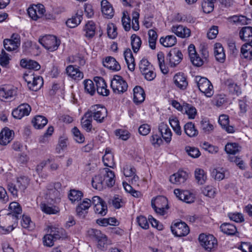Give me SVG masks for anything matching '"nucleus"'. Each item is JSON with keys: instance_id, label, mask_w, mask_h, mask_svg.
Returning <instances> with one entry per match:
<instances>
[{"instance_id": "393cba45", "label": "nucleus", "mask_w": 252, "mask_h": 252, "mask_svg": "<svg viewBox=\"0 0 252 252\" xmlns=\"http://www.w3.org/2000/svg\"><path fill=\"white\" fill-rule=\"evenodd\" d=\"M228 116L225 115H221L219 117V123L221 127L225 129L228 133H233L234 129L233 126L229 125Z\"/></svg>"}, {"instance_id": "69168bd1", "label": "nucleus", "mask_w": 252, "mask_h": 252, "mask_svg": "<svg viewBox=\"0 0 252 252\" xmlns=\"http://www.w3.org/2000/svg\"><path fill=\"white\" fill-rule=\"evenodd\" d=\"M9 209L11 212L21 215L22 213V208L19 204L16 202H13L9 204Z\"/></svg>"}, {"instance_id": "1a4fd4ad", "label": "nucleus", "mask_w": 252, "mask_h": 252, "mask_svg": "<svg viewBox=\"0 0 252 252\" xmlns=\"http://www.w3.org/2000/svg\"><path fill=\"white\" fill-rule=\"evenodd\" d=\"M100 173L103 176V180L105 184V187H112L114 186L115 183V175L113 171L108 168H105Z\"/></svg>"}, {"instance_id": "9d476101", "label": "nucleus", "mask_w": 252, "mask_h": 252, "mask_svg": "<svg viewBox=\"0 0 252 252\" xmlns=\"http://www.w3.org/2000/svg\"><path fill=\"white\" fill-rule=\"evenodd\" d=\"M183 59V54L179 50L174 49L170 51L167 56L171 67H175Z\"/></svg>"}, {"instance_id": "f3484780", "label": "nucleus", "mask_w": 252, "mask_h": 252, "mask_svg": "<svg viewBox=\"0 0 252 252\" xmlns=\"http://www.w3.org/2000/svg\"><path fill=\"white\" fill-rule=\"evenodd\" d=\"M172 31L178 36L182 38L188 37L190 35V30L181 25L173 26Z\"/></svg>"}, {"instance_id": "c9c22d12", "label": "nucleus", "mask_w": 252, "mask_h": 252, "mask_svg": "<svg viewBox=\"0 0 252 252\" xmlns=\"http://www.w3.org/2000/svg\"><path fill=\"white\" fill-rule=\"evenodd\" d=\"M241 147L236 143H228L225 146V151L230 155H234L241 151Z\"/></svg>"}, {"instance_id": "3c124183", "label": "nucleus", "mask_w": 252, "mask_h": 252, "mask_svg": "<svg viewBox=\"0 0 252 252\" xmlns=\"http://www.w3.org/2000/svg\"><path fill=\"white\" fill-rule=\"evenodd\" d=\"M211 176L216 180L221 181L224 178V170L222 168H214L211 171Z\"/></svg>"}, {"instance_id": "cd10ccee", "label": "nucleus", "mask_w": 252, "mask_h": 252, "mask_svg": "<svg viewBox=\"0 0 252 252\" xmlns=\"http://www.w3.org/2000/svg\"><path fill=\"white\" fill-rule=\"evenodd\" d=\"M152 208H162V207H168V200L163 196H158L151 201Z\"/></svg>"}, {"instance_id": "680f3d73", "label": "nucleus", "mask_w": 252, "mask_h": 252, "mask_svg": "<svg viewBox=\"0 0 252 252\" xmlns=\"http://www.w3.org/2000/svg\"><path fill=\"white\" fill-rule=\"evenodd\" d=\"M107 34L109 38L114 39L117 35V27L113 24H111L107 26Z\"/></svg>"}, {"instance_id": "2f4dec72", "label": "nucleus", "mask_w": 252, "mask_h": 252, "mask_svg": "<svg viewBox=\"0 0 252 252\" xmlns=\"http://www.w3.org/2000/svg\"><path fill=\"white\" fill-rule=\"evenodd\" d=\"M102 160L105 166L109 167H112L114 166V157L109 149L106 148Z\"/></svg>"}, {"instance_id": "4468645a", "label": "nucleus", "mask_w": 252, "mask_h": 252, "mask_svg": "<svg viewBox=\"0 0 252 252\" xmlns=\"http://www.w3.org/2000/svg\"><path fill=\"white\" fill-rule=\"evenodd\" d=\"M14 132L7 127L4 128L0 132V144L6 145L13 138Z\"/></svg>"}, {"instance_id": "c85d7f7f", "label": "nucleus", "mask_w": 252, "mask_h": 252, "mask_svg": "<svg viewBox=\"0 0 252 252\" xmlns=\"http://www.w3.org/2000/svg\"><path fill=\"white\" fill-rule=\"evenodd\" d=\"M92 185L93 187L97 190H101L105 188V183L103 182V176L101 173L95 175L92 178Z\"/></svg>"}, {"instance_id": "a211bd4d", "label": "nucleus", "mask_w": 252, "mask_h": 252, "mask_svg": "<svg viewBox=\"0 0 252 252\" xmlns=\"http://www.w3.org/2000/svg\"><path fill=\"white\" fill-rule=\"evenodd\" d=\"M187 178V173L182 171L171 175L170 177V181L173 184L181 185L185 183Z\"/></svg>"}, {"instance_id": "bb28decb", "label": "nucleus", "mask_w": 252, "mask_h": 252, "mask_svg": "<svg viewBox=\"0 0 252 252\" xmlns=\"http://www.w3.org/2000/svg\"><path fill=\"white\" fill-rule=\"evenodd\" d=\"M220 230L225 234L234 235L238 233L235 226L229 223H224L220 226Z\"/></svg>"}, {"instance_id": "9b49d317", "label": "nucleus", "mask_w": 252, "mask_h": 252, "mask_svg": "<svg viewBox=\"0 0 252 252\" xmlns=\"http://www.w3.org/2000/svg\"><path fill=\"white\" fill-rule=\"evenodd\" d=\"M201 246L208 251H211L218 245L216 237H198Z\"/></svg>"}, {"instance_id": "a18cd8bd", "label": "nucleus", "mask_w": 252, "mask_h": 252, "mask_svg": "<svg viewBox=\"0 0 252 252\" xmlns=\"http://www.w3.org/2000/svg\"><path fill=\"white\" fill-rule=\"evenodd\" d=\"M169 122L176 134L178 135H181L182 134V130L178 119L176 117L170 118Z\"/></svg>"}, {"instance_id": "423d86ee", "label": "nucleus", "mask_w": 252, "mask_h": 252, "mask_svg": "<svg viewBox=\"0 0 252 252\" xmlns=\"http://www.w3.org/2000/svg\"><path fill=\"white\" fill-rule=\"evenodd\" d=\"M45 12L44 6L41 4L32 5L28 9L29 16L33 20L41 18Z\"/></svg>"}, {"instance_id": "5fc2aeb1", "label": "nucleus", "mask_w": 252, "mask_h": 252, "mask_svg": "<svg viewBox=\"0 0 252 252\" xmlns=\"http://www.w3.org/2000/svg\"><path fill=\"white\" fill-rule=\"evenodd\" d=\"M40 207L41 210L47 214H56L59 212L58 208L50 207L45 203H41Z\"/></svg>"}, {"instance_id": "4d7b16f0", "label": "nucleus", "mask_w": 252, "mask_h": 252, "mask_svg": "<svg viewBox=\"0 0 252 252\" xmlns=\"http://www.w3.org/2000/svg\"><path fill=\"white\" fill-rule=\"evenodd\" d=\"M92 118H89L85 116L84 114L83 117L81 119L82 126L87 131H90L92 128Z\"/></svg>"}, {"instance_id": "b1692460", "label": "nucleus", "mask_w": 252, "mask_h": 252, "mask_svg": "<svg viewBox=\"0 0 252 252\" xmlns=\"http://www.w3.org/2000/svg\"><path fill=\"white\" fill-rule=\"evenodd\" d=\"M214 55L216 60L220 62L223 63L225 60V54L223 48L220 43H216L214 47Z\"/></svg>"}, {"instance_id": "13d9d810", "label": "nucleus", "mask_w": 252, "mask_h": 252, "mask_svg": "<svg viewBox=\"0 0 252 252\" xmlns=\"http://www.w3.org/2000/svg\"><path fill=\"white\" fill-rule=\"evenodd\" d=\"M4 48L7 51H13L16 50L19 46L16 44L13 41L9 39H5L3 41Z\"/></svg>"}, {"instance_id": "ddd939ff", "label": "nucleus", "mask_w": 252, "mask_h": 252, "mask_svg": "<svg viewBox=\"0 0 252 252\" xmlns=\"http://www.w3.org/2000/svg\"><path fill=\"white\" fill-rule=\"evenodd\" d=\"M65 71L68 76L76 80H80L84 77L83 73L79 70L78 67L73 65L67 66Z\"/></svg>"}, {"instance_id": "4c0bfd02", "label": "nucleus", "mask_w": 252, "mask_h": 252, "mask_svg": "<svg viewBox=\"0 0 252 252\" xmlns=\"http://www.w3.org/2000/svg\"><path fill=\"white\" fill-rule=\"evenodd\" d=\"M184 128L185 133L189 137H193L198 134V131L192 122L187 123Z\"/></svg>"}, {"instance_id": "49530a36", "label": "nucleus", "mask_w": 252, "mask_h": 252, "mask_svg": "<svg viewBox=\"0 0 252 252\" xmlns=\"http://www.w3.org/2000/svg\"><path fill=\"white\" fill-rule=\"evenodd\" d=\"M182 111H184L188 115L189 118L190 119H194L197 114L195 108L189 104H187L183 106Z\"/></svg>"}, {"instance_id": "338daca9", "label": "nucleus", "mask_w": 252, "mask_h": 252, "mask_svg": "<svg viewBox=\"0 0 252 252\" xmlns=\"http://www.w3.org/2000/svg\"><path fill=\"white\" fill-rule=\"evenodd\" d=\"M115 134L123 140H126L129 138V133L128 131L124 129H117Z\"/></svg>"}, {"instance_id": "39448f33", "label": "nucleus", "mask_w": 252, "mask_h": 252, "mask_svg": "<svg viewBox=\"0 0 252 252\" xmlns=\"http://www.w3.org/2000/svg\"><path fill=\"white\" fill-rule=\"evenodd\" d=\"M171 230L175 236H186L189 232V228L184 222L180 221L173 223Z\"/></svg>"}, {"instance_id": "f8f14e48", "label": "nucleus", "mask_w": 252, "mask_h": 252, "mask_svg": "<svg viewBox=\"0 0 252 252\" xmlns=\"http://www.w3.org/2000/svg\"><path fill=\"white\" fill-rule=\"evenodd\" d=\"M28 79H25L27 82L29 89L32 91H36L39 90L43 84V80L41 77L28 76Z\"/></svg>"}, {"instance_id": "dca6fc26", "label": "nucleus", "mask_w": 252, "mask_h": 252, "mask_svg": "<svg viewBox=\"0 0 252 252\" xmlns=\"http://www.w3.org/2000/svg\"><path fill=\"white\" fill-rule=\"evenodd\" d=\"M239 36L243 41L246 42V43L251 44L252 43V27H243L239 32Z\"/></svg>"}, {"instance_id": "37998d69", "label": "nucleus", "mask_w": 252, "mask_h": 252, "mask_svg": "<svg viewBox=\"0 0 252 252\" xmlns=\"http://www.w3.org/2000/svg\"><path fill=\"white\" fill-rule=\"evenodd\" d=\"M83 196V193L80 190L71 189L68 194V198L72 203L81 200Z\"/></svg>"}, {"instance_id": "79ce46f5", "label": "nucleus", "mask_w": 252, "mask_h": 252, "mask_svg": "<svg viewBox=\"0 0 252 252\" xmlns=\"http://www.w3.org/2000/svg\"><path fill=\"white\" fill-rule=\"evenodd\" d=\"M29 183L28 178L26 176H22L17 178L16 184L18 186V190H21V193L27 188Z\"/></svg>"}, {"instance_id": "e433bc0d", "label": "nucleus", "mask_w": 252, "mask_h": 252, "mask_svg": "<svg viewBox=\"0 0 252 252\" xmlns=\"http://www.w3.org/2000/svg\"><path fill=\"white\" fill-rule=\"evenodd\" d=\"M94 241L96 244L97 247L101 250L107 249V246L110 244V242L107 237H94Z\"/></svg>"}, {"instance_id": "8fccbe9b", "label": "nucleus", "mask_w": 252, "mask_h": 252, "mask_svg": "<svg viewBox=\"0 0 252 252\" xmlns=\"http://www.w3.org/2000/svg\"><path fill=\"white\" fill-rule=\"evenodd\" d=\"M149 43L150 47L152 49L156 48V41L158 38V34L154 30H150L148 32Z\"/></svg>"}, {"instance_id": "473e14b6", "label": "nucleus", "mask_w": 252, "mask_h": 252, "mask_svg": "<svg viewBox=\"0 0 252 252\" xmlns=\"http://www.w3.org/2000/svg\"><path fill=\"white\" fill-rule=\"evenodd\" d=\"M225 84L228 87L231 93L237 95H239L241 93L240 87L235 84L233 80L227 79L225 81Z\"/></svg>"}, {"instance_id": "f257e3e1", "label": "nucleus", "mask_w": 252, "mask_h": 252, "mask_svg": "<svg viewBox=\"0 0 252 252\" xmlns=\"http://www.w3.org/2000/svg\"><path fill=\"white\" fill-rule=\"evenodd\" d=\"M107 116V110L106 108L100 104L92 106L85 113L86 117L89 118H93L94 120L99 123L103 122Z\"/></svg>"}, {"instance_id": "0e129e2a", "label": "nucleus", "mask_w": 252, "mask_h": 252, "mask_svg": "<svg viewBox=\"0 0 252 252\" xmlns=\"http://www.w3.org/2000/svg\"><path fill=\"white\" fill-rule=\"evenodd\" d=\"M202 192L205 196L209 197H214L215 196V190L213 187L207 186L202 189Z\"/></svg>"}, {"instance_id": "5701e85b", "label": "nucleus", "mask_w": 252, "mask_h": 252, "mask_svg": "<svg viewBox=\"0 0 252 252\" xmlns=\"http://www.w3.org/2000/svg\"><path fill=\"white\" fill-rule=\"evenodd\" d=\"M103 65L113 70L119 71L121 69V66L115 58L112 57H107L103 63Z\"/></svg>"}, {"instance_id": "6e6552de", "label": "nucleus", "mask_w": 252, "mask_h": 252, "mask_svg": "<svg viewBox=\"0 0 252 252\" xmlns=\"http://www.w3.org/2000/svg\"><path fill=\"white\" fill-rule=\"evenodd\" d=\"M31 111V107L27 103H24L20 105L17 108L15 109L12 113L14 118L21 119L24 116H28Z\"/></svg>"}, {"instance_id": "774afa93", "label": "nucleus", "mask_w": 252, "mask_h": 252, "mask_svg": "<svg viewBox=\"0 0 252 252\" xmlns=\"http://www.w3.org/2000/svg\"><path fill=\"white\" fill-rule=\"evenodd\" d=\"M201 128L205 132H209L214 129V126L213 125L209 123V122L206 120H203L201 122Z\"/></svg>"}, {"instance_id": "864d4df0", "label": "nucleus", "mask_w": 252, "mask_h": 252, "mask_svg": "<svg viewBox=\"0 0 252 252\" xmlns=\"http://www.w3.org/2000/svg\"><path fill=\"white\" fill-rule=\"evenodd\" d=\"M158 65L161 71L164 74L168 72V68L164 64V57L162 52H159L157 55Z\"/></svg>"}, {"instance_id": "6e6d98bb", "label": "nucleus", "mask_w": 252, "mask_h": 252, "mask_svg": "<svg viewBox=\"0 0 252 252\" xmlns=\"http://www.w3.org/2000/svg\"><path fill=\"white\" fill-rule=\"evenodd\" d=\"M94 211L96 214L102 216H105L107 212V207L105 201L96 205V207H94Z\"/></svg>"}, {"instance_id": "603ef678", "label": "nucleus", "mask_w": 252, "mask_h": 252, "mask_svg": "<svg viewBox=\"0 0 252 252\" xmlns=\"http://www.w3.org/2000/svg\"><path fill=\"white\" fill-rule=\"evenodd\" d=\"M72 132L73 134V138L75 141L78 143L82 144L85 141V137L77 127H74L72 129Z\"/></svg>"}, {"instance_id": "c756f323", "label": "nucleus", "mask_w": 252, "mask_h": 252, "mask_svg": "<svg viewBox=\"0 0 252 252\" xmlns=\"http://www.w3.org/2000/svg\"><path fill=\"white\" fill-rule=\"evenodd\" d=\"M20 64L23 67L30 69L38 70L40 68V65L37 62L31 60L22 59Z\"/></svg>"}, {"instance_id": "6ab92c4d", "label": "nucleus", "mask_w": 252, "mask_h": 252, "mask_svg": "<svg viewBox=\"0 0 252 252\" xmlns=\"http://www.w3.org/2000/svg\"><path fill=\"white\" fill-rule=\"evenodd\" d=\"M55 188L50 189V191H47L46 195L52 201H56L60 199L61 184L59 182L55 183Z\"/></svg>"}, {"instance_id": "7ed1b4c3", "label": "nucleus", "mask_w": 252, "mask_h": 252, "mask_svg": "<svg viewBox=\"0 0 252 252\" xmlns=\"http://www.w3.org/2000/svg\"><path fill=\"white\" fill-rule=\"evenodd\" d=\"M196 82L199 90L207 97H211L213 94V86L211 82L206 77L196 76Z\"/></svg>"}, {"instance_id": "09e8293b", "label": "nucleus", "mask_w": 252, "mask_h": 252, "mask_svg": "<svg viewBox=\"0 0 252 252\" xmlns=\"http://www.w3.org/2000/svg\"><path fill=\"white\" fill-rule=\"evenodd\" d=\"M131 44L134 53H137L141 46V40L139 36L134 34L131 36Z\"/></svg>"}, {"instance_id": "58836bf2", "label": "nucleus", "mask_w": 252, "mask_h": 252, "mask_svg": "<svg viewBox=\"0 0 252 252\" xmlns=\"http://www.w3.org/2000/svg\"><path fill=\"white\" fill-rule=\"evenodd\" d=\"M91 205L90 199L86 198L76 208V212L78 215L81 216L83 214V211L88 210Z\"/></svg>"}, {"instance_id": "a19ab883", "label": "nucleus", "mask_w": 252, "mask_h": 252, "mask_svg": "<svg viewBox=\"0 0 252 252\" xmlns=\"http://www.w3.org/2000/svg\"><path fill=\"white\" fill-rule=\"evenodd\" d=\"M194 175L196 180L199 184H204L207 179V176L205 171L200 168L196 169L194 171Z\"/></svg>"}, {"instance_id": "f704fd0d", "label": "nucleus", "mask_w": 252, "mask_h": 252, "mask_svg": "<svg viewBox=\"0 0 252 252\" xmlns=\"http://www.w3.org/2000/svg\"><path fill=\"white\" fill-rule=\"evenodd\" d=\"M95 25L94 22L89 21L86 25L84 29L85 32V36L88 38H92L95 34Z\"/></svg>"}, {"instance_id": "0eeeda50", "label": "nucleus", "mask_w": 252, "mask_h": 252, "mask_svg": "<svg viewBox=\"0 0 252 252\" xmlns=\"http://www.w3.org/2000/svg\"><path fill=\"white\" fill-rule=\"evenodd\" d=\"M17 94V89L11 86L5 85L0 88V99L4 101L11 99Z\"/></svg>"}, {"instance_id": "a878e982", "label": "nucleus", "mask_w": 252, "mask_h": 252, "mask_svg": "<svg viewBox=\"0 0 252 252\" xmlns=\"http://www.w3.org/2000/svg\"><path fill=\"white\" fill-rule=\"evenodd\" d=\"M46 234L44 236H61L64 234V230L62 228L48 226L45 229Z\"/></svg>"}, {"instance_id": "bf43d9fd", "label": "nucleus", "mask_w": 252, "mask_h": 252, "mask_svg": "<svg viewBox=\"0 0 252 252\" xmlns=\"http://www.w3.org/2000/svg\"><path fill=\"white\" fill-rule=\"evenodd\" d=\"M10 60L8 54L2 50L0 53V64L2 66H6L9 64Z\"/></svg>"}, {"instance_id": "e2e57ef3", "label": "nucleus", "mask_w": 252, "mask_h": 252, "mask_svg": "<svg viewBox=\"0 0 252 252\" xmlns=\"http://www.w3.org/2000/svg\"><path fill=\"white\" fill-rule=\"evenodd\" d=\"M132 28L133 30L137 31L139 29V14L138 12L134 11L132 12Z\"/></svg>"}, {"instance_id": "412c9836", "label": "nucleus", "mask_w": 252, "mask_h": 252, "mask_svg": "<svg viewBox=\"0 0 252 252\" xmlns=\"http://www.w3.org/2000/svg\"><path fill=\"white\" fill-rule=\"evenodd\" d=\"M83 12L82 11H78L75 16L71 18L68 19L66 22V25L70 28H74L77 27L82 20Z\"/></svg>"}, {"instance_id": "aec40b11", "label": "nucleus", "mask_w": 252, "mask_h": 252, "mask_svg": "<svg viewBox=\"0 0 252 252\" xmlns=\"http://www.w3.org/2000/svg\"><path fill=\"white\" fill-rule=\"evenodd\" d=\"M102 13L107 18H111L114 14V9L111 4L107 0H102L101 2Z\"/></svg>"}, {"instance_id": "20e7f679", "label": "nucleus", "mask_w": 252, "mask_h": 252, "mask_svg": "<svg viewBox=\"0 0 252 252\" xmlns=\"http://www.w3.org/2000/svg\"><path fill=\"white\" fill-rule=\"evenodd\" d=\"M111 86L114 92L118 94L123 93L126 92L128 85L126 81L119 75H115L111 81Z\"/></svg>"}, {"instance_id": "72a5a7b5", "label": "nucleus", "mask_w": 252, "mask_h": 252, "mask_svg": "<svg viewBox=\"0 0 252 252\" xmlns=\"http://www.w3.org/2000/svg\"><path fill=\"white\" fill-rule=\"evenodd\" d=\"M32 122L35 128L41 129L47 124L48 120L45 117L38 115L34 117Z\"/></svg>"}, {"instance_id": "de8ad7c7", "label": "nucleus", "mask_w": 252, "mask_h": 252, "mask_svg": "<svg viewBox=\"0 0 252 252\" xmlns=\"http://www.w3.org/2000/svg\"><path fill=\"white\" fill-rule=\"evenodd\" d=\"M83 84L85 92L90 95H93L95 92L94 82L91 80L87 79L84 81Z\"/></svg>"}, {"instance_id": "f03ea898", "label": "nucleus", "mask_w": 252, "mask_h": 252, "mask_svg": "<svg viewBox=\"0 0 252 252\" xmlns=\"http://www.w3.org/2000/svg\"><path fill=\"white\" fill-rule=\"evenodd\" d=\"M39 42L47 50L54 51L58 48L60 41L53 35H46L38 40Z\"/></svg>"}, {"instance_id": "7c9ffc66", "label": "nucleus", "mask_w": 252, "mask_h": 252, "mask_svg": "<svg viewBox=\"0 0 252 252\" xmlns=\"http://www.w3.org/2000/svg\"><path fill=\"white\" fill-rule=\"evenodd\" d=\"M159 42L164 46L170 47L176 44L177 39L174 35H167L165 37H161L159 39Z\"/></svg>"}, {"instance_id": "c03bdc74", "label": "nucleus", "mask_w": 252, "mask_h": 252, "mask_svg": "<svg viewBox=\"0 0 252 252\" xmlns=\"http://www.w3.org/2000/svg\"><path fill=\"white\" fill-rule=\"evenodd\" d=\"M216 0H204L202 3V7L204 12L209 13L214 8V3Z\"/></svg>"}, {"instance_id": "2eb2a0df", "label": "nucleus", "mask_w": 252, "mask_h": 252, "mask_svg": "<svg viewBox=\"0 0 252 252\" xmlns=\"http://www.w3.org/2000/svg\"><path fill=\"white\" fill-rule=\"evenodd\" d=\"M173 81L176 86L181 90H185L188 85L187 78L183 73L176 74L174 76Z\"/></svg>"}, {"instance_id": "4be33fe9", "label": "nucleus", "mask_w": 252, "mask_h": 252, "mask_svg": "<svg viewBox=\"0 0 252 252\" xmlns=\"http://www.w3.org/2000/svg\"><path fill=\"white\" fill-rule=\"evenodd\" d=\"M145 98L144 90L140 86H136L133 89V101L136 103H141Z\"/></svg>"}, {"instance_id": "ea45409f", "label": "nucleus", "mask_w": 252, "mask_h": 252, "mask_svg": "<svg viewBox=\"0 0 252 252\" xmlns=\"http://www.w3.org/2000/svg\"><path fill=\"white\" fill-rule=\"evenodd\" d=\"M241 53L245 59H251L252 57V45L249 43L243 44L241 48Z\"/></svg>"}, {"instance_id": "052dcab7", "label": "nucleus", "mask_w": 252, "mask_h": 252, "mask_svg": "<svg viewBox=\"0 0 252 252\" xmlns=\"http://www.w3.org/2000/svg\"><path fill=\"white\" fill-rule=\"evenodd\" d=\"M7 189L9 191L14 197H17L18 193L21 192V190H18V187L16 184L9 183L7 185Z\"/></svg>"}]
</instances>
